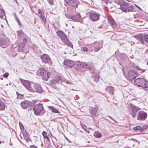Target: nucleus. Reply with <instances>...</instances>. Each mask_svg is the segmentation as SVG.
<instances>
[{"label":"nucleus","instance_id":"1","mask_svg":"<svg viewBox=\"0 0 148 148\" xmlns=\"http://www.w3.org/2000/svg\"><path fill=\"white\" fill-rule=\"evenodd\" d=\"M56 33L63 42L68 46L73 48L72 44L69 41L67 36L63 32L58 31Z\"/></svg>","mask_w":148,"mask_h":148},{"label":"nucleus","instance_id":"2","mask_svg":"<svg viewBox=\"0 0 148 148\" xmlns=\"http://www.w3.org/2000/svg\"><path fill=\"white\" fill-rule=\"evenodd\" d=\"M135 84L143 88H148V82L142 78H138L134 82Z\"/></svg>","mask_w":148,"mask_h":148},{"label":"nucleus","instance_id":"3","mask_svg":"<svg viewBox=\"0 0 148 148\" xmlns=\"http://www.w3.org/2000/svg\"><path fill=\"white\" fill-rule=\"evenodd\" d=\"M37 73H39L43 79L47 81L50 77V73L48 72L47 71L43 68L39 69L37 72Z\"/></svg>","mask_w":148,"mask_h":148},{"label":"nucleus","instance_id":"4","mask_svg":"<svg viewBox=\"0 0 148 148\" xmlns=\"http://www.w3.org/2000/svg\"><path fill=\"white\" fill-rule=\"evenodd\" d=\"M29 91L31 92L41 93L43 91V89L41 86L37 83H33L31 85Z\"/></svg>","mask_w":148,"mask_h":148},{"label":"nucleus","instance_id":"5","mask_svg":"<svg viewBox=\"0 0 148 148\" xmlns=\"http://www.w3.org/2000/svg\"><path fill=\"white\" fill-rule=\"evenodd\" d=\"M130 107L132 111L130 114L133 118H135L136 115L138 112L141 109L132 104H130Z\"/></svg>","mask_w":148,"mask_h":148},{"label":"nucleus","instance_id":"6","mask_svg":"<svg viewBox=\"0 0 148 148\" xmlns=\"http://www.w3.org/2000/svg\"><path fill=\"white\" fill-rule=\"evenodd\" d=\"M66 81V79L64 77H61L59 75H56L53 79L51 80L52 84H55L57 82H58V84H60Z\"/></svg>","mask_w":148,"mask_h":148},{"label":"nucleus","instance_id":"7","mask_svg":"<svg viewBox=\"0 0 148 148\" xmlns=\"http://www.w3.org/2000/svg\"><path fill=\"white\" fill-rule=\"evenodd\" d=\"M43 108L42 105V104L39 103L38 104L36 105L33 108L35 114L37 115H38Z\"/></svg>","mask_w":148,"mask_h":148},{"label":"nucleus","instance_id":"8","mask_svg":"<svg viewBox=\"0 0 148 148\" xmlns=\"http://www.w3.org/2000/svg\"><path fill=\"white\" fill-rule=\"evenodd\" d=\"M35 101H33L32 102H30L26 100L21 102V105L23 108L26 109L28 107L34 105L36 103Z\"/></svg>","mask_w":148,"mask_h":148},{"label":"nucleus","instance_id":"9","mask_svg":"<svg viewBox=\"0 0 148 148\" xmlns=\"http://www.w3.org/2000/svg\"><path fill=\"white\" fill-rule=\"evenodd\" d=\"M92 46L94 48L95 52L98 51L102 47V44L99 41H96L92 44Z\"/></svg>","mask_w":148,"mask_h":148},{"label":"nucleus","instance_id":"10","mask_svg":"<svg viewBox=\"0 0 148 148\" xmlns=\"http://www.w3.org/2000/svg\"><path fill=\"white\" fill-rule=\"evenodd\" d=\"M64 1L70 6L75 8L77 7L79 3L78 0H64Z\"/></svg>","mask_w":148,"mask_h":148},{"label":"nucleus","instance_id":"11","mask_svg":"<svg viewBox=\"0 0 148 148\" xmlns=\"http://www.w3.org/2000/svg\"><path fill=\"white\" fill-rule=\"evenodd\" d=\"M90 17L92 21L93 22L99 20V18L100 14L96 12H90Z\"/></svg>","mask_w":148,"mask_h":148},{"label":"nucleus","instance_id":"12","mask_svg":"<svg viewBox=\"0 0 148 148\" xmlns=\"http://www.w3.org/2000/svg\"><path fill=\"white\" fill-rule=\"evenodd\" d=\"M147 114L145 112L143 111H139L137 117V119L139 120H144L147 117Z\"/></svg>","mask_w":148,"mask_h":148},{"label":"nucleus","instance_id":"13","mask_svg":"<svg viewBox=\"0 0 148 148\" xmlns=\"http://www.w3.org/2000/svg\"><path fill=\"white\" fill-rule=\"evenodd\" d=\"M128 79L130 81L133 80L136 76L135 72L133 70L129 71L128 73Z\"/></svg>","mask_w":148,"mask_h":148},{"label":"nucleus","instance_id":"14","mask_svg":"<svg viewBox=\"0 0 148 148\" xmlns=\"http://www.w3.org/2000/svg\"><path fill=\"white\" fill-rule=\"evenodd\" d=\"M66 16L69 18H71L75 21H79L81 19V16L79 14H77L76 15L72 16H69L68 17L67 15H66Z\"/></svg>","mask_w":148,"mask_h":148},{"label":"nucleus","instance_id":"15","mask_svg":"<svg viewBox=\"0 0 148 148\" xmlns=\"http://www.w3.org/2000/svg\"><path fill=\"white\" fill-rule=\"evenodd\" d=\"M41 59L42 61L45 63L49 62L51 60L49 56L46 54H43L41 56Z\"/></svg>","mask_w":148,"mask_h":148},{"label":"nucleus","instance_id":"16","mask_svg":"<svg viewBox=\"0 0 148 148\" xmlns=\"http://www.w3.org/2000/svg\"><path fill=\"white\" fill-rule=\"evenodd\" d=\"M21 82L23 85L28 90H29V89H30L31 86H30V83L27 80L21 79Z\"/></svg>","mask_w":148,"mask_h":148},{"label":"nucleus","instance_id":"17","mask_svg":"<svg viewBox=\"0 0 148 148\" xmlns=\"http://www.w3.org/2000/svg\"><path fill=\"white\" fill-rule=\"evenodd\" d=\"M64 64L66 66L69 68L73 67L75 64L73 61L70 60H65L64 62Z\"/></svg>","mask_w":148,"mask_h":148},{"label":"nucleus","instance_id":"18","mask_svg":"<svg viewBox=\"0 0 148 148\" xmlns=\"http://www.w3.org/2000/svg\"><path fill=\"white\" fill-rule=\"evenodd\" d=\"M134 37L138 40V41L140 44H142L143 45H144L145 42L143 40V37L142 36V34H138L136 35Z\"/></svg>","mask_w":148,"mask_h":148},{"label":"nucleus","instance_id":"19","mask_svg":"<svg viewBox=\"0 0 148 148\" xmlns=\"http://www.w3.org/2000/svg\"><path fill=\"white\" fill-rule=\"evenodd\" d=\"M128 4L126 3L121 4L120 6V9L122 11L126 12V10H127V7H128Z\"/></svg>","mask_w":148,"mask_h":148},{"label":"nucleus","instance_id":"20","mask_svg":"<svg viewBox=\"0 0 148 148\" xmlns=\"http://www.w3.org/2000/svg\"><path fill=\"white\" fill-rule=\"evenodd\" d=\"M98 110L97 107H92L90 110L89 113L92 116H95Z\"/></svg>","mask_w":148,"mask_h":148},{"label":"nucleus","instance_id":"21","mask_svg":"<svg viewBox=\"0 0 148 148\" xmlns=\"http://www.w3.org/2000/svg\"><path fill=\"white\" fill-rule=\"evenodd\" d=\"M38 13L40 15V17L42 19L43 21L45 23H46V20L44 15V13L43 11H41L40 10L38 11Z\"/></svg>","mask_w":148,"mask_h":148},{"label":"nucleus","instance_id":"22","mask_svg":"<svg viewBox=\"0 0 148 148\" xmlns=\"http://www.w3.org/2000/svg\"><path fill=\"white\" fill-rule=\"evenodd\" d=\"M23 134L24 136V139L26 140L27 142L31 141V139L29 137V136L27 132H23Z\"/></svg>","mask_w":148,"mask_h":148},{"label":"nucleus","instance_id":"23","mask_svg":"<svg viewBox=\"0 0 148 148\" xmlns=\"http://www.w3.org/2000/svg\"><path fill=\"white\" fill-rule=\"evenodd\" d=\"M48 108L51 110V111L56 113H59L60 112L58 109H57L56 108L52 106H48Z\"/></svg>","mask_w":148,"mask_h":148},{"label":"nucleus","instance_id":"24","mask_svg":"<svg viewBox=\"0 0 148 148\" xmlns=\"http://www.w3.org/2000/svg\"><path fill=\"white\" fill-rule=\"evenodd\" d=\"M75 64L78 67L83 68V67H84L85 63L84 62H82L79 61H78L75 62Z\"/></svg>","mask_w":148,"mask_h":148},{"label":"nucleus","instance_id":"25","mask_svg":"<svg viewBox=\"0 0 148 148\" xmlns=\"http://www.w3.org/2000/svg\"><path fill=\"white\" fill-rule=\"evenodd\" d=\"M5 106V103L0 99V110H4Z\"/></svg>","mask_w":148,"mask_h":148},{"label":"nucleus","instance_id":"26","mask_svg":"<svg viewBox=\"0 0 148 148\" xmlns=\"http://www.w3.org/2000/svg\"><path fill=\"white\" fill-rule=\"evenodd\" d=\"M0 17L2 19H4L5 18V11L2 9H0Z\"/></svg>","mask_w":148,"mask_h":148},{"label":"nucleus","instance_id":"27","mask_svg":"<svg viewBox=\"0 0 148 148\" xmlns=\"http://www.w3.org/2000/svg\"><path fill=\"white\" fill-rule=\"evenodd\" d=\"M106 90V91H109L111 94H112L114 91V88L112 86H108L107 87Z\"/></svg>","mask_w":148,"mask_h":148},{"label":"nucleus","instance_id":"28","mask_svg":"<svg viewBox=\"0 0 148 148\" xmlns=\"http://www.w3.org/2000/svg\"><path fill=\"white\" fill-rule=\"evenodd\" d=\"M109 23L110 25L114 28L116 29L117 27V25L116 23L113 21H109Z\"/></svg>","mask_w":148,"mask_h":148},{"label":"nucleus","instance_id":"29","mask_svg":"<svg viewBox=\"0 0 148 148\" xmlns=\"http://www.w3.org/2000/svg\"><path fill=\"white\" fill-rule=\"evenodd\" d=\"M42 135L44 137V138H46L47 139V141L50 140L49 137L47 135V133L46 132L43 131L42 133Z\"/></svg>","mask_w":148,"mask_h":148},{"label":"nucleus","instance_id":"30","mask_svg":"<svg viewBox=\"0 0 148 148\" xmlns=\"http://www.w3.org/2000/svg\"><path fill=\"white\" fill-rule=\"evenodd\" d=\"M7 40V39L6 40L5 38L1 39L0 40V46H1L3 45H5L6 43Z\"/></svg>","mask_w":148,"mask_h":148},{"label":"nucleus","instance_id":"31","mask_svg":"<svg viewBox=\"0 0 148 148\" xmlns=\"http://www.w3.org/2000/svg\"><path fill=\"white\" fill-rule=\"evenodd\" d=\"M134 8L132 6H129V4L128 5V7H127V10H126V12H131L133 11Z\"/></svg>","mask_w":148,"mask_h":148},{"label":"nucleus","instance_id":"32","mask_svg":"<svg viewBox=\"0 0 148 148\" xmlns=\"http://www.w3.org/2000/svg\"><path fill=\"white\" fill-rule=\"evenodd\" d=\"M133 129L134 131H135L137 130H139L140 132H142L141 127L139 126L134 127H133Z\"/></svg>","mask_w":148,"mask_h":148},{"label":"nucleus","instance_id":"33","mask_svg":"<svg viewBox=\"0 0 148 148\" xmlns=\"http://www.w3.org/2000/svg\"><path fill=\"white\" fill-rule=\"evenodd\" d=\"M143 40H145V42L148 43V35H145L143 36Z\"/></svg>","mask_w":148,"mask_h":148},{"label":"nucleus","instance_id":"34","mask_svg":"<svg viewBox=\"0 0 148 148\" xmlns=\"http://www.w3.org/2000/svg\"><path fill=\"white\" fill-rule=\"evenodd\" d=\"M51 144L50 140L47 141V143H45V147L46 148H49Z\"/></svg>","mask_w":148,"mask_h":148},{"label":"nucleus","instance_id":"35","mask_svg":"<svg viewBox=\"0 0 148 148\" xmlns=\"http://www.w3.org/2000/svg\"><path fill=\"white\" fill-rule=\"evenodd\" d=\"M83 68H86V69H89L90 70H91V69H93V68H91L90 67H89V66L87 64H86L85 63V64L84 65V67H83ZM95 71V69H93V73H94L95 72L94 71Z\"/></svg>","mask_w":148,"mask_h":148},{"label":"nucleus","instance_id":"36","mask_svg":"<svg viewBox=\"0 0 148 148\" xmlns=\"http://www.w3.org/2000/svg\"><path fill=\"white\" fill-rule=\"evenodd\" d=\"M100 78L99 74L97 73V75L94 76V78L95 79L94 80L96 82H97L98 80V79Z\"/></svg>","mask_w":148,"mask_h":148},{"label":"nucleus","instance_id":"37","mask_svg":"<svg viewBox=\"0 0 148 148\" xmlns=\"http://www.w3.org/2000/svg\"><path fill=\"white\" fill-rule=\"evenodd\" d=\"M17 33L19 37L22 36L24 34L23 32L21 30H20L19 31H17Z\"/></svg>","mask_w":148,"mask_h":148},{"label":"nucleus","instance_id":"38","mask_svg":"<svg viewBox=\"0 0 148 148\" xmlns=\"http://www.w3.org/2000/svg\"><path fill=\"white\" fill-rule=\"evenodd\" d=\"M148 127V126L147 125H144L143 126V127H141V131L142 132L146 130Z\"/></svg>","mask_w":148,"mask_h":148},{"label":"nucleus","instance_id":"39","mask_svg":"<svg viewBox=\"0 0 148 148\" xmlns=\"http://www.w3.org/2000/svg\"><path fill=\"white\" fill-rule=\"evenodd\" d=\"M81 125L82 127V128L86 132H87L88 133H89V131H88L87 130H86V127L85 126V125L84 124H81Z\"/></svg>","mask_w":148,"mask_h":148},{"label":"nucleus","instance_id":"40","mask_svg":"<svg viewBox=\"0 0 148 148\" xmlns=\"http://www.w3.org/2000/svg\"><path fill=\"white\" fill-rule=\"evenodd\" d=\"M96 137L97 138H99L101 137V134L99 132H97L95 134Z\"/></svg>","mask_w":148,"mask_h":148},{"label":"nucleus","instance_id":"41","mask_svg":"<svg viewBox=\"0 0 148 148\" xmlns=\"http://www.w3.org/2000/svg\"><path fill=\"white\" fill-rule=\"evenodd\" d=\"M19 123L21 130H24V128L22 123L20 122H19Z\"/></svg>","mask_w":148,"mask_h":148},{"label":"nucleus","instance_id":"42","mask_svg":"<svg viewBox=\"0 0 148 148\" xmlns=\"http://www.w3.org/2000/svg\"><path fill=\"white\" fill-rule=\"evenodd\" d=\"M18 45L19 48H20L21 47H24L25 45V44L23 42L19 43Z\"/></svg>","mask_w":148,"mask_h":148},{"label":"nucleus","instance_id":"43","mask_svg":"<svg viewBox=\"0 0 148 148\" xmlns=\"http://www.w3.org/2000/svg\"><path fill=\"white\" fill-rule=\"evenodd\" d=\"M136 69L138 71H142L141 72H140L141 73H142L143 72H144L145 71V70L142 69L140 68H139L138 67H136Z\"/></svg>","mask_w":148,"mask_h":148},{"label":"nucleus","instance_id":"44","mask_svg":"<svg viewBox=\"0 0 148 148\" xmlns=\"http://www.w3.org/2000/svg\"><path fill=\"white\" fill-rule=\"evenodd\" d=\"M49 3L51 5L53 4V0H49L48 1Z\"/></svg>","mask_w":148,"mask_h":148},{"label":"nucleus","instance_id":"45","mask_svg":"<svg viewBox=\"0 0 148 148\" xmlns=\"http://www.w3.org/2000/svg\"><path fill=\"white\" fill-rule=\"evenodd\" d=\"M24 47H21L20 48L18 47V50L19 52H21L23 51V49Z\"/></svg>","mask_w":148,"mask_h":148},{"label":"nucleus","instance_id":"46","mask_svg":"<svg viewBox=\"0 0 148 148\" xmlns=\"http://www.w3.org/2000/svg\"><path fill=\"white\" fill-rule=\"evenodd\" d=\"M9 73H5L3 74V77H8Z\"/></svg>","mask_w":148,"mask_h":148},{"label":"nucleus","instance_id":"47","mask_svg":"<svg viewBox=\"0 0 148 148\" xmlns=\"http://www.w3.org/2000/svg\"><path fill=\"white\" fill-rule=\"evenodd\" d=\"M27 38H25L23 39V43H24L25 44L27 42Z\"/></svg>","mask_w":148,"mask_h":148},{"label":"nucleus","instance_id":"48","mask_svg":"<svg viewBox=\"0 0 148 148\" xmlns=\"http://www.w3.org/2000/svg\"><path fill=\"white\" fill-rule=\"evenodd\" d=\"M83 50L84 52H86L88 51V48L86 47H83Z\"/></svg>","mask_w":148,"mask_h":148},{"label":"nucleus","instance_id":"49","mask_svg":"<svg viewBox=\"0 0 148 148\" xmlns=\"http://www.w3.org/2000/svg\"><path fill=\"white\" fill-rule=\"evenodd\" d=\"M30 147V148H37V147L35 145H31Z\"/></svg>","mask_w":148,"mask_h":148},{"label":"nucleus","instance_id":"50","mask_svg":"<svg viewBox=\"0 0 148 148\" xmlns=\"http://www.w3.org/2000/svg\"><path fill=\"white\" fill-rule=\"evenodd\" d=\"M16 21H17V23H18V24L19 25H21V22L18 19H17L16 20Z\"/></svg>","mask_w":148,"mask_h":148},{"label":"nucleus","instance_id":"51","mask_svg":"<svg viewBox=\"0 0 148 148\" xmlns=\"http://www.w3.org/2000/svg\"><path fill=\"white\" fill-rule=\"evenodd\" d=\"M22 36L23 37H25V38H27V39L28 38V37L27 36L26 34H25L24 33V34H23V35Z\"/></svg>","mask_w":148,"mask_h":148},{"label":"nucleus","instance_id":"52","mask_svg":"<svg viewBox=\"0 0 148 148\" xmlns=\"http://www.w3.org/2000/svg\"><path fill=\"white\" fill-rule=\"evenodd\" d=\"M64 82H66L67 84H71V82L69 81H66H66H64Z\"/></svg>","mask_w":148,"mask_h":148},{"label":"nucleus","instance_id":"53","mask_svg":"<svg viewBox=\"0 0 148 148\" xmlns=\"http://www.w3.org/2000/svg\"><path fill=\"white\" fill-rule=\"evenodd\" d=\"M14 17L16 19V20L17 19H18V18H17V17L16 15V14L15 13H14Z\"/></svg>","mask_w":148,"mask_h":148},{"label":"nucleus","instance_id":"54","mask_svg":"<svg viewBox=\"0 0 148 148\" xmlns=\"http://www.w3.org/2000/svg\"><path fill=\"white\" fill-rule=\"evenodd\" d=\"M132 140H134L136 142L138 143L139 144V142L138 140L134 139H131Z\"/></svg>","mask_w":148,"mask_h":148},{"label":"nucleus","instance_id":"55","mask_svg":"<svg viewBox=\"0 0 148 148\" xmlns=\"http://www.w3.org/2000/svg\"><path fill=\"white\" fill-rule=\"evenodd\" d=\"M66 139L69 142L71 143V141L70 140H69L68 138H66Z\"/></svg>","mask_w":148,"mask_h":148},{"label":"nucleus","instance_id":"56","mask_svg":"<svg viewBox=\"0 0 148 148\" xmlns=\"http://www.w3.org/2000/svg\"><path fill=\"white\" fill-rule=\"evenodd\" d=\"M21 96V97H23V96L21 94H19V95H18V96H17V97H18L19 96L20 97V96Z\"/></svg>","mask_w":148,"mask_h":148},{"label":"nucleus","instance_id":"57","mask_svg":"<svg viewBox=\"0 0 148 148\" xmlns=\"http://www.w3.org/2000/svg\"><path fill=\"white\" fill-rule=\"evenodd\" d=\"M110 118L111 119H112V120H113V121H115V120H114V119H113V118H112V117H110Z\"/></svg>","mask_w":148,"mask_h":148},{"label":"nucleus","instance_id":"58","mask_svg":"<svg viewBox=\"0 0 148 148\" xmlns=\"http://www.w3.org/2000/svg\"><path fill=\"white\" fill-rule=\"evenodd\" d=\"M136 6L140 10H141V9L138 6L136 5Z\"/></svg>","mask_w":148,"mask_h":148},{"label":"nucleus","instance_id":"59","mask_svg":"<svg viewBox=\"0 0 148 148\" xmlns=\"http://www.w3.org/2000/svg\"><path fill=\"white\" fill-rule=\"evenodd\" d=\"M14 1L16 2V3H17V0H14Z\"/></svg>","mask_w":148,"mask_h":148},{"label":"nucleus","instance_id":"60","mask_svg":"<svg viewBox=\"0 0 148 148\" xmlns=\"http://www.w3.org/2000/svg\"><path fill=\"white\" fill-rule=\"evenodd\" d=\"M50 134H51V136H52V137H53V136H52V134H51V133H50ZM54 137V138H55L56 139V138H55V137Z\"/></svg>","mask_w":148,"mask_h":148},{"label":"nucleus","instance_id":"61","mask_svg":"<svg viewBox=\"0 0 148 148\" xmlns=\"http://www.w3.org/2000/svg\"><path fill=\"white\" fill-rule=\"evenodd\" d=\"M147 20L148 21V16L147 17Z\"/></svg>","mask_w":148,"mask_h":148},{"label":"nucleus","instance_id":"62","mask_svg":"<svg viewBox=\"0 0 148 148\" xmlns=\"http://www.w3.org/2000/svg\"><path fill=\"white\" fill-rule=\"evenodd\" d=\"M147 65H148V61L147 62Z\"/></svg>","mask_w":148,"mask_h":148},{"label":"nucleus","instance_id":"63","mask_svg":"<svg viewBox=\"0 0 148 148\" xmlns=\"http://www.w3.org/2000/svg\"><path fill=\"white\" fill-rule=\"evenodd\" d=\"M108 116L110 118V116L109 115Z\"/></svg>","mask_w":148,"mask_h":148},{"label":"nucleus","instance_id":"64","mask_svg":"<svg viewBox=\"0 0 148 148\" xmlns=\"http://www.w3.org/2000/svg\"><path fill=\"white\" fill-rule=\"evenodd\" d=\"M88 129H90V130L91 129V128H89Z\"/></svg>","mask_w":148,"mask_h":148}]
</instances>
